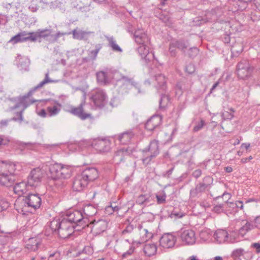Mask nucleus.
Listing matches in <instances>:
<instances>
[{
  "label": "nucleus",
  "mask_w": 260,
  "mask_h": 260,
  "mask_svg": "<svg viewBox=\"0 0 260 260\" xmlns=\"http://www.w3.org/2000/svg\"><path fill=\"white\" fill-rule=\"evenodd\" d=\"M50 228L53 231H57L59 236L62 238H66L71 235L74 232V224L66 218L61 221L54 219L50 223Z\"/></svg>",
  "instance_id": "nucleus-1"
},
{
  "label": "nucleus",
  "mask_w": 260,
  "mask_h": 260,
  "mask_svg": "<svg viewBox=\"0 0 260 260\" xmlns=\"http://www.w3.org/2000/svg\"><path fill=\"white\" fill-rule=\"evenodd\" d=\"M43 176L42 171L37 168L31 171L28 178L27 183L30 188L39 185Z\"/></svg>",
  "instance_id": "nucleus-2"
},
{
  "label": "nucleus",
  "mask_w": 260,
  "mask_h": 260,
  "mask_svg": "<svg viewBox=\"0 0 260 260\" xmlns=\"http://www.w3.org/2000/svg\"><path fill=\"white\" fill-rule=\"evenodd\" d=\"M252 69L246 61H242L237 66V74L238 77L242 79H246L252 75Z\"/></svg>",
  "instance_id": "nucleus-3"
},
{
  "label": "nucleus",
  "mask_w": 260,
  "mask_h": 260,
  "mask_svg": "<svg viewBox=\"0 0 260 260\" xmlns=\"http://www.w3.org/2000/svg\"><path fill=\"white\" fill-rule=\"evenodd\" d=\"M180 238L182 243L185 245H193L196 241L195 232L191 229L183 230L181 234Z\"/></svg>",
  "instance_id": "nucleus-4"
},
{
  "label": "nucleus",
  "mask_w": 260,
  "mask_h": 260,
  "mask_svg": "<svg viewBox=\"0 0 260 260\" xmlns=\"http://www.w3.org/2000/svg\"><path fill=\"white\" fill-rule=\"evenodd\" d=\"M65 218L69 221H70V222H72L74 224L75 226L76 224L78 225V223L79 225L82 226L83 228L86 226H88V224L85 225L83 223L84 222L83 219V215L82 213L79 211H74L72 212H70L69 214H67V217Z\"/></svg>",
  "instance_id": "nucleus-5"
},
{
  "label": "nucleus",
  "mask_w": 260,
  "mask_h": 260,
  "mask_svg": "<svg viewBox=\"0 0 260 260\" xmlns=\"http://www.w3.org/2000/svg\"><path fill=\"white\" fill-rule=\"evenodd\" d=\"M25 202L29 207L36 209L40 208L42 200L37 194H30L26 198Z\"/></svg>",
  "instance_id": "nucleus-6"
},
{
  "label": "nucleus",
  "mask_w": 260,
  "mask_h": 260,
  "mask_svg": "<svg viewBox=\"0 0 260 260\" xmlns=\"http://www.w3.org/2000/svg\"><path fill=\"white\" fill-rule=\"evenodd\" d=\"M175 241V237L170 234L163 235L159 241L160 245L166 248L172 247L174 245Z\"/></svg>",
  "instance_id": "nucleus-7"
},
{
  "label": "nucleus",
  "mask_w": 260,
  "mask_h": 260,
  "mask_svg": "<svg viewBox=\"0 0 260 260\" xmlns=\"http://www.w3.org/2000/svg\"><path fill=\"white\" fill-rule=\"evenodd\" d=\"M162 121V117L160 115H154L151 117L145 124L146 128L150 131H153L160 125Z\"/></svg>",
  "instance_id": "nucleus-8"
},
{
  "label": "nucleus",
  "mask_w": 260,
  "mask_h": 260,
  "mask_svg": "<svg viewBox=\"0 0 260 260\" xmlns=\"http://www.w3.org/2000/svg\"><path fill=\"white\" fill-rule=\"evenodd\" d=\"M81 175L88 183L95 180L99 177V172L95 168H89L84 170Z\"/></svg>",
  "instance_id": "nucleus-9"
},
{
  "label": "nucleus",
  "mask_w": 260,
  "mask_h": 260,
  "mask_svg": "<svg viewBox=\"0 0 260 260\" xmlns=\"http://www.w3.org/2000/svg\"><path fill=\"white\" fill-rule=\"evenodd\" d=\"M87 181L81 175L77 176L73 184V189L76 191H81L86 187Z\"/></svg>",
  "instance_id": "nucleus-10"
},
{
  "label": "nucleus",
  "mask_w": 260,
  "mask_h": 260,
  "mask_svg": "<svg viewBox=\"0 0 260 260\" xmlns=\"http://www.w3.org/2000/svg\"><path fill=\"white\" fill-rule=\"evenodd\" d=\"M92 145L100 152H107L110 149V142L109 141L95 140Z\"/></svg>",
  "instance_id": "nucleus-11"
},
{
  "label": "nucleus",
  "mask_w": 260,
  "mask_h": 260,
  "mask_svg": "<svg viewBox=\"0 0 260 260\" xmlns=\"http://www.w3.org/2000/svg\"><path fill=\"white\" fill-rule=\"evenodd\" d=\"M90 224L92 225V231L96 234H100L105 231L108 225V223L104 220H94Z\"/></svg>",
  "instance_id": "nucleus-12"
},
{
  "label": "nucleus",
  "mask_w": 260,
  "mask_h": 260,
  "mask_svg": "<svg viewBox=\"0 0 260 260\" xmlns=\"http://www.w3.org/2000/svg\"><path fill=\"white\" fill-rule=\"evenodd\" d=\"M30 189L29 186L27 183L25 182H21L16 183L14 186V191L15 193L21 196L26 193Z\"/></svg>",
  "instance_id": "nucleus-13"
},
{
  "label": "nucleus",
  "mask_w": 260,
  "mask_h": 260,
  "mask_svg": "<svg viewBox=\"0 0 260 260\" xmlns=\"http://www.w3.org/2000/svg\"><path fill=\"white\" fill-rule=\"evenodd\" d=\"M14 173H7L0 175V183L4 186H9L14 181Z\"/></svg>",
  "instance_id": "nucleus-14"
},
{
  "label": "nucleus",
  "mask_w": 260,
  "mask_h": 260,
  "mask_svg": "<svg viewBox=\"0 0 260 260\" xmlns=\"http://www.w3.org/2000/svg\"><path fill=\"white\" fill-rule=\"evenodd\" d=\"M41 243V240L38 237L29 238L27 241L26 247L31 251H36Z\"/></svg>",
  "instance_id": "nucleus-15"
},
{
  "label": "nucleus",
  "mask_w": 260,
  "mask_h": 260,
  "mask_svg": "<svg viewBox=\"0 0 260 260\" xmlns=\"http://www.w3.org/2000/svg\"><path fill=\"white\" fill-rule=\"evenodd\" d=\"M61 164H55L50 167V177L54 180L60 179Z\"/></svg>",
  "instance_id": "nucleus-16"
},
{
  "label": "nucleus",
  "mask_w": 260,
  "mask_h": 260,
  "mask_svg": "<svg viewBox=\"0 0 260 260\" xmlns=\"http://www.w3.org/2000/svg\"><path fill=\"white\" fill-rule=\"evenodd\" d=\"M229 234L223 230H218L214 234L215 240L219 243H222L228 240Z\"/></svg>",
  "instance_id": "nucleus-17"
},
{
  "label": "nucleus",
  "mask_w": 260,
  "mask_h": 260,
  "mask_svg": "<svg viewBox=\"0 0 260 260\" xmlns=\"http://www.w3.org/2000/svg\"><path fill=\"white\" fill-rule=\"evenodd\" d=\"M15 166L11 163L0 161V175L7 173H14Z\"/></svg>",
  "instance_id": "nucleus-18"
},
{
  "label": "nucleus",
  "mask_w": 260,
  "mask_h": 260,
  "mask_svg": "<svg viewBox=\"0 0 260 260\" xmlns=\"http://www.w3.org/2000/svg\"><path fill=\"white\" fill-rule=\"evenodd\" d=\"M70 112L78 116L82 119H85L90 117V114L84 112L82 105H80L78 107L72 108L70 110Z\"/></svg>",
  "instance_id": "nucleus-19"
},
{
  "label": "nucleus",
  "mask_w": 260,
  "mask_h": 260,
  "mask_svg": "<svg viewBox=\"0 0 260 260\" xmlns=\"http://www.w3.org/2000/svg\"><path fill=\"white\" fill-rule=\"evenodd\" d=\"M157 246L154 243L146 244L143 248L145 255L149 257L154 255L157 252Z\"/></svg>",
  "instance_id": "nucleus-20"
},
{
  "label": "nucleus",
  "mask_w": 260,
  "mask_h": 260,
  "mask_svg": "<svg viewBox=\"0 0 260 260\" xmlns=\"http://www.w3.org/2000/svg\"><path fill=\"white\" fill-rule=\"evenodd\" d=\"M92 99L95 105L100 106L104 103L105 100V95L103 91H98L92 95Z\"/></svg>",
  "instance_id": "nucleus-21"
},
{
  "label": "nucleus",
  "mask_w": 260,
  "mask_h": 260,
  "mask_svg": "<svg viewBox=\"0 0 260 260\" xmlns=\"http://www.w3.org/2000/svg\"><path fill=\"white\" fill-rule=\"evenodd\" d=\"M72 168L67 165H61L60 169V179H67L71 176Z\"/></svg>",
  "instance_id": "nucleus-22"
},
{
  "label": "nucleus",
  "mask_w": 260,
  "mask_h": 260,
  "mask_svg": "<svg viewBox=\"0 0 260 260\" xmlns=\"http://www.w3.org/2000/svg\"><path fill=\"white\" fill-rule=\"evenodd\" d=\"M41 32H26L24 31V39L23 40H25V42L27 41H30L31 42H35L37 40V38L38 37H41Z\"/></svg>",
  "instance_id": "nucleus-23"
},
{
  "label": "nucleus",
  "mask_w": 260,
  "mask_h": 260,
  "mask_svg": "<svg viewBox=\"0 0 260 260\" xmlns=\"http://www.w3.org/2000/svg\"><path fill=\"white\" fill-rule=\"evenodd\" d=\"M148 150L150 152L151 157L156 156L159 153L157 142L155 141H152L149 145Z\"/></svg>",
  "instance_id": "nucleus-24"
},
{
  "label": "nucleus",
  "mask_w": 260,
  "mask_h": 260,
  "mask_svg": "<svg viewBox=\"0 0 260 260\" xmlns=\"http://www.w3.org/2000/svg\"><path fill=\"white\" fill-rule=\"evenodd\" d=\"M241 235L240 232L232 231L228 236V241L230 243H235L238 241L240 236Z\"/></svg>",
  "instance_id": "nucleus-25"
},
{
  "label": "nucleus",
  "mask_w": 260,
  "mask_h": 260,
  "mask_svg": "<svg viewBox=\"0 0 260 260\" xmlns=\"http://www.w3.org/2000/svg\"><path fill=\"white\" fill-rule=\"evenodd\" d=\"M24 32L18 33L15 36L11 38L9 42H11L13 44H16L19 42H25V40H23L24 39Z\"/></svg>",
  "instance_id": "nucleus-26"
},
{
  "label": "nucleus",
  "mask_w": 260,
  "mask_h": 260,
  "mask_svg": "<svg viewBox=\"0 0 260 260\" xmlns=\"http://www.w3.org/2000/svg\"><path fill=\"white\" fill-rule=\"evenodd\" d=\"M182 46V44L178 41H176L174 43H172L170 45V48H169V50H170V53H171V55L172 56H175L176 55V48H180V49H181L182 50H183V48Z\"/></svg>",
  "instance_id": "nucleus-27"
},
{
  "label": "nucleus",
  "mask_w": 260,
  "mask_h": 260,
  "mask_svg": "<svg viewBox=\"0 0 260 260\" xmlns=\"http://www.w3.org/2000/svg\"><path fill=\"white\" fill-rule=\"evenodd\" d=\"M96 77L99 82L104 84L108 83L107 78L105 72L102 71L98 72Z\"/></svg>",
  "instance_id": "nucleus-28"
},
{
  "label": "nucleus",
  "mask_w": 260,
  "mask_h": 260,
  "mask_svg": "<svg viewBox=\"0 0 260 260\" xmlns=\"http://www.w3.org/2000/svg\"><path fill=\"white\" fill-rule=\"evenodd\" d=\"M87 34L88 32L77 29H75L73 31V38L76 39L81 40L83 39L85 35Z\"/></svg>",
  "instance_id": "nucleus-29"
},
{
  "label": "nucleus",
  "mask_w": 260,
  "mask_h": 260,
  "mask_svg": "<svg viewBox=\"0 0 260 260\" xmlns=\"http://www.w3.org/2000/svg\"><path fill=\"white\" fill-rule=\"evenodd\" d=\"M24 204V203L22 202H17L15 204V206L19 212L22 214H26L27 212L26 209L27 207L25 205L22 207Z\"/></svg>",
  "instance_id": "nucleus-30"
},
{
  "label": "nucleus",
  "mask_w": 260,
  "mask_h": 260,
  "mask_svg": "<svg viewBox=\"0 0 260 260\" xmlns=\"http://www.w3.org/2000/svg\"><path fill=\"white\" fill-rule=\"evenodd\" d=\"M243 226L239 230L242 237L250 229L251 227L250 224L246 221H243Z\"/></svg>",
  "instance_id": "nucleus-31"
},
{
  "label": "nucleus",
  "mask_w": 260,
  "mask_h": 260,
  "mask_svg": "<svg viewBox=\"0 0 260 260\" xmlns=\"http://www.w3.org/2000/svg\"><path fill=\"white\" fill-rule=\"evenodd\" d=\"M244 250L242 248L236 249L232 252V256L234 258H240L243 255Z\"/></svg>",
  "instance_id": "nucleus-32"
},
{
  "label": "nucleus",
  "mask_w": 260,
  "mask_h": 260,
  "mask_svg": "<svg viewBox=\"0 0 260 260\" xmlns=\"http://www.w3.org/2000/svg\"><path fill=\"white\" fill-rule=\"evenodd\" d=\"M170 99L168 96H163L160 101V106L162 108H165L169 104Z\"/></svg>",
  "instance_id": "nucleus-33"
},
{
  "label": "nucleus",
  "mask_w": 260,
  "mask_h": 260,
  "mask_svg": "<svg viewBox=\"0 0 260 260\" xmlns=\"http://www.w3.org/2000/svg\"><path fill=\"white\" fill-rule=\"evenodd\" d=\"M250 147V144L248 143H245L241 144L240 146V150L237 152V154L238 155L241 156L244 150L246 151H249V149Z\"/></svg>",
  "instance_id": "nucleus-34"
},
{
  "label": "nucleus",
  "mask_w": 260,
  "mask_h": 260,
  "mask_svg": "<svg viewBox=\"0 0 260 260\" xmlns=\"http://www.w3.org/2000/svg\"><path fill=\"white\" fill-rule=\"evenodd\" d=\"M94 208L91 205L87 206L84 209V213L88 216L92 215L94 213Z\"/></svg>",
  "instance_id": "nucleus-35"
},
{
  "label": "nucleus",
  "mask_w": 260,
  "mask_h": 260,
  "mask_svg": "<svg viewBox=\"0 0 260 260\" xmlns=\"http://www.w3.org/2000/svg\"><path fill=\"white\" fill-rule=\"evenodd\" d=\"M47 111L50 116H53L57 114L59 112V110L55 106L53 107H48L47 108Z\"/></svg>",
  "instance_id": "nucleus-36"
},
{
  "label": "nucleus",
  "mask_w": 260,
  "mask_h": 260,
  "mask_svg": "<svg viewBox=\"0 0 260 260\" xmlns=\"http://www.w3.org/2000/svg\"><path fill=\"white\" fill-rule=\"evenodd\" d=\"M148 198L146 195L141 194L139 196L136 201V203L138 204L141 205L148 201Z\"/></svg>",
  "instance_id": "nucleus-37"
},
{
  "label": "nucleus",
  "mask_w": 260,
  "mask_h": 260,
  "mask_svg": "<svg viewBox=\"0 0 260 260\" xmlns=\"http://www.w3.org/2000/svg\"><path fill=\"white\" fill-rule=\"evenodd\" d=\"M138 51L143 55L147 54L149 52V49L145 45L140 46L138 48Z\"/></svg>",
  "instance_id": "nucleus-38"
},
{
  "label": "nucleus",
  "mask_w": 260,
  "mask_h": 260,
  "mask_svg": "<svg viewBox=\"0 0 260 260\" xmlns=\"http://www.w3.org/2000/svg\"><path fill=\"white\" fill-rule=\"evenodd\" d=\"M9 207V203L4 200H0V212L6 210Z\"/></svg>",
  "instance_id": "nucleus-39"
},
{
  "label": "nucleus",
  "mask_w": 260,
  "mask_h": 260,
  "mask_svg": "<svg viewBox=\"0 0 260 260\" xmlns=\"http://www.w3.org/2000/svg\"><path fill=\"white\" fill-rule=\"evenodd\" d=\"M204 125V121L203 120H201L200 122L193 127L194 132H198L200 130Z\"/></svg>",
  "instance_id": "nucleus-40"
},
{
  "label": "nucleus",
  "mask_w": 260,
  "mask_h": 260,
  "mask_svg": "<svg viewBox=\"0 0 260 260\" xmlns=\"http://www.w3.org/2000/svg\"><path fill=\"white\" fill-rule=\"evenodd\" d=\"M166 195L165 194H163L162 195H157L156 196V199L157 201L158 204H162L165 203L166 201Z\"/></svg>",
  "instance_id": "nucleus-41"
},
{
  "label": "nucleus",
  "mask_w": 260,
  "mask_h": 260,
  "mask_svg": "<svg viewBox=\"0 0 260 260\" xmlns=\"http://www.w3.org/2000/svg\"><path fill=\"white\" fill-rule=\"evenodd\" d=\"M185 71L187 73L189 74L193 73L195 71V68L193 65L191 64H189L187 65L186 67Z\"/></svg>",
  "instance_id": "nucleus-42"
},
{
  "label": "nucleus",
  "mask_w": 260,
  "mask_h": 260,
  "mask_svg": "<svg viewBox=\"0 0 260 260\" xmlns=\"http://www.w3.org/2000/svg\"><path fill=\"white\" fill-rule=\"evenodd\" d=\"M242 256L246 260H251L253 257V254L251 252L244 251Z\"/></svg>",
  "instance_id": "nucleus-43"
},
{
  "label": "nucleus",
  "mask_w": 260,
  "mask_h": 260,
  "mask_svg": "<svg viewBox=\"0 0 260 260\" xmlns=\"http://www.w3.org/2000/svg\"><path fill=\"white\" fill-rule=\"evenodd\" d=\"M235 205L237 208H239L240 210L244 211V206L242 201H236L235 202Z\"/></svg>",
  "instance_id": "nucleus-44"
},
{
  "label": "nucleus",
  "mask_w": 260,
  "mask_h": 260,
  "mask_svg": "<svg viewBox=\"0 0 260 260\" xmlns=\"http://www.w3.org/2000/svg\"><path fill=\"white\" fill-rule=\"evenodd\" d=\"M10 142V140L7 137H2L1 136V145H7Z\"/></svg>",
  "instance_id": "nucleus-45"
},
{
  "label": "nucleus",
  "mask_w": 260,
  "mask_h": 260,
  "mask_svg": "<svg viewBox=\"0 0 260 260\" xmlns=\"http://www.w3.org/2000/svg\"><path fill=\"white\" fill-rule=\"evenodd\" d=\"M132 230V228L131 226H127L125 230H124L122 231V235L123 236V237H125L127 234L131 235Z\"/></svg>",
  "instance_id": "nucleus-46"
},
{
  "label": "nucleus",
  "mask_w": 260,
  "mask_h": 260,
  "mask_svg": "<svg viewBox=\"0 0 260 260\" xmlns=\"http://www.w3.org/2000/svg\"><path fill=\"white\" fill-rule=\"evenodd\" d=\"M111 47L113 50L116 51H121V48L119 47V46L116 44V43L112 42L111 43Z\"/></svg>",
  "instance_id": "nucleus-47"
},
{
  "label": "nucleus",
  "mask_w": 260,
  "mask_h": 260,
  "mask_svg": "<svg viewBox=\"0 0 260 260\" xmlns=\"http://www.w3.org/2000/svg\"><path fill=\"white\" fill-rule=\"evenodd\" d=\"M51 81H50L49 80H48V78H45V80H44L43 81L41 82L37 86V87L38 88H41L42 87V86H43L45 84L48 83H49Z\"/></svg>",
  "instance_id": "nucleus-48"
},
{
  "label": "nucleus",
  "mask_w": 260,
  "mask_h": 260,
  "mask_svg": "<svg viewBox=\"0 0 260 260\" xmlns=\"http://www.w3.org/2000/svg\"><path fill=\"white\" fill-rule=\"evenodd\" d=\"M252 247L255 249L257 253L260 252V243H254L252 244Z\"/></svg>",
  "instance_id": "nucleus-49"
},
{
  "label": "nucleus",
  "mask_w": 260,
  "mask_h": 260,
  "mask_svg": "<svg viewBox=\"0 0 260 260\" xmlns=\"http://www.w3.org/2000/svg\"><path fill=\"white\" fill-rule=\"evenodd\" d=\"M254 224L256 228L260 229V216L257 217L255 219Z\"/></svg>",
  "instance_id": "nucleus-50"
},
{
  "label": "nucleus",
  "mask_w": 260,
  "mask_h": 260,
  "mask_svg": "<svg viewBox=\"0 0 260 260\" xmlns=\"http://www.w3.org/2000/svg\"><path fill=\"white\" fill-rule=\"evenodd\" d=\"M134 248L133 247H131L126 252L123 253V256H125L126 255H130L133 253Z\"/></svg>",
  "instance_id": "nucleus-51"
},
{
  "label": "nucleus",
  "mask_w": 260,
  "mask_h": 260,
  "mask_svg": "<svg viewBox=\"0 0 260 260\" xmlns=\"http://www.w3.org/2000/svg\"><path fill=\"white\" fill-rule=\"evenodd\" d=\"M144 231L145 232V234H146V237H147L148 238H150L152 237L153 233H152L151 231H149L147 229H144Z\"/></svg>",
  "instance_id": "nucleus-52"
},
{
  "label": "nucleus",
  "mask_w": 260,
  "mask_h": 260,
  "mask_svg": "<svg viewBox=\"0 0 260 260\" xmlns=\"http://www.w3.org/2000/svg\"><path fill=\"white\" fill-rule=\"evenodd\" d=\"M38 115L41 117H45L47 113L44 109H42L40 112H38Z\"/></svg>",
  "instance_id": "nucleus-53"
},
{
  "label": "nucleus",
  "mask_w": 260,
  "mask_h": 260,
  "mask_svg": "<svg viewBox=\"0 0 260 260\" xmlns=\"http://www.w3.org/2000/svg\"><path fill=\"white\" fill-rule=\"evenodd\" d=\"M250 202H255V203H257V200L255 199H253V198H251V199H248V200H247L245 202V203L247 204L249 203H250Z\"/></svg>",
  "instance_id": "nucleus-54"
},
{
  "label": "nucleus",
  "mask_w": 260,
  "mask_h": 260,
  "mask_svg": "<svg viewBox=\"0 0 260 260\" xmlns=\"http://www.w3.org/2000/svg\"><path fill=\"white\" fill-rule=\"evenodd\" d=\"M110 208H112L113 209V211H117L118 210V208L117 206H115L114 207H113L112 206H109V207H107L106 208V209H107V210H108Z\"/></svg>",
  "instance_id": "nucleus-55"
},
{
  "label": "nucleus",
  "mask_w": 260,
  "mask_h": 260,
  "mask_svg": "<svg viewBox=\"0 0 260 260\" xmlns=\"http://www.w3.org/2000/svg\"><path fill=\"white\" fill-rule=\"evenodd\" d=\"M141 37H139L138 36H136V41L137 42L141 44V43H143L142 42H141Z\"/></svg>",
  "instance_id": "nucleus-56"
},
{
  "label": "nucleus",
  "mask_w": 260,
  "mask_h": 260,
  "mask_svg": "<svg viewBox=\"0 0 260 260\" xmlns=\"http://www.w3.org/2000/svg\"><path fill=\"white\" fill-rule=\"evenodd\" d=\"M248 158H243L241 159V162H242V163H246L247 162H248Z\"/></svg>",
  "instance_id": "nucleus-57"
},
{
  "label": "nucleus",
  "mask_w": 260,
  "mask_h": 260,
  "mask_svg": "<svg viewBox=\"0 0 260 260\" xmlns=\"http://www.w3.org/2000/svg\"><path fill=\"white\" fill-rule=\"evenodd\" d=\"M189 260H199V259L197 258V256L193 255L189 257Z\"/></svg>",
  "instance_id": "nucleus-58"
},
{
  "label": "nucleus",
  "mask_w": 260,
  "mask_h": 260,
  "mask_svg": "<svg viewBox=\"0 0 260 260\" xmlns=\"http://www.w3.org/2000/svg\"><path fill=\"white\" fill-rule=\"evenodd\" d=\"M226 169L228 172H231L232 171V169L231 167H228Z\"/></svg>",
  "instance_id": "nucleus-59"
},
{
  "label": "nucleus",
  "mask_w": 260,
  "mask_h": 260,
  "mask_svg": "<svg viewBox=\"0 0 260 260\" xmlns=\"http://www.w3.org/2000/svg\"><path fill=\"white\" fill-rule=\"evenodd\" d=\"M220 209V208L219 207H218V206H216V207H215L214 208V210L215 211H218Z\"/></svg>",
  "instance_id": "nucleus-60"
},
{
  "label": "nucleus",
  "mask_w": 260,
  "mask_h": 260,
  "mask_svg": "<svg viewBox=\"0 0 260 260\" xmlns=\"http://www.w3.org/2000/svg\"><path fill=\"white\" fill-rule=\"evenodd\" d=\"M247 158H248V160L249 161H250L251 160H252L253 159V157L252 156H250Z\"/></svg>",
  "instance_id": "nucleus-61"
},
{
  "label": "nucleus",
  "mask_w": 260,
  "mask_h": 260,
  "mask_svg": "<svg viewBox=\"0 0 260 260\" xmlns=\"http://www.w3.org/2000/svg\"><path fill=\"white\" fill-rule=\"evenodd\" d=\"M217 83H215V84L213 85V88H212L213 89V88H215V87H216V86H217Z\"/></svg>",
  "instance_id": "nucleus-62"
},
{
  "label": "nucleus",
  "mask_w": 260,
  "mask_h": 260,
  "mask_svg": "<svg viewBox=\"0 0 260 260\" xmlns=\"http://www.w3.org/2000/svg\"><path fill=\"white\" fill-rule=\"evenodd\" d=\"M142 37L144 38L145 39H147L146 35L145 34H144L143 35V37Z\"/></svg>",
  "instance_id": "nucleus-63"
},
{
  "label": "nucleus",
  "mask_w": 260,
  "mask_h": 260,
  "mask_svg": "<svg viewBox=\"0 0 260 260\" xmlns=\"http://www.w3.org/2000/svg\"><path fill=\"white\" fill-rule=\"evenodd\" d=\"M205 234V233L202 232L201 234V236L202 237L204 235V234Z\"/></svg>",
  "instance_id": "nucleus-64"
}]
</instances>
